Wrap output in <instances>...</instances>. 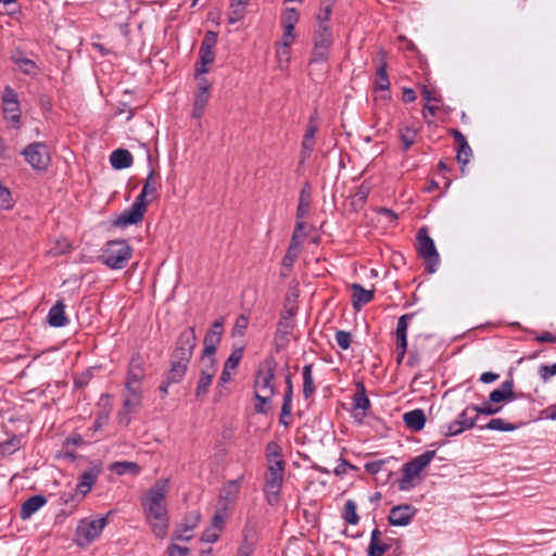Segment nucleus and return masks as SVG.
I'll use <instances>...</instances> for the list:
<instances>
[{
    "instance_id": "f257e3e1",
    "label": "nucleus",
    "mask_w": 556,
    "mask_h": 556,
    "mask_svg": "<svg viewBox=\"0 0 556 556\" xmlns=\"http://www.w3.org/2000/svg\"><path fill=\"white\" fill-rule=\"evenodd\" d=\"M169 491V480L161 478L149 488L141 498L144 517L153 533L163 539L168 531V511L166 495Z\"/></svg>"
},
{
    "instance_id": "f03ea898",
    "label": "nucleus",
    "mask_w": 556,
    "mask_h": 556,
    "mask_svg": "<svg viewBox=\"0 0 556 556\" xmlns=\"http://www.w3.org/2000/svg\"><path fill=\"white\" fill-rule=\"evenodd\" d=\"M276 369L277 362L273 356L264 358L256 369L253 387L256 401L254 410L257 414H267L265 406L271 402L276 393Z\"/></svg>"
},
{
    "instance_id": "7ed1b4c3",
    "label": "nucleus",
    "mask_w": 556,
    "mask_h": 556,
    "mask_svg": "<svg viewBox=\"0 0 556 556\" xmlns=\"http://www.w3.org/2000/svg\"><path fill=\"white\" fill-rule=\"evenodd\" d=\"M132 256V248L126 240L108 241L99 260L111 269H123Z\"/></svg>"
},
{
    "instance_id": "20e7f679",
    "label": "nucleus",
    "mask_w": 556,
    "mask_h": 556,
    "mask_svg": "<svg viewBox=\"0 0 556 556\" xmlns=\"http://www.w3.org/2000/svg\"><path fill=\"white\" fill-rule=\"evenodd\" d=\"M435 456V451L428 450L422 454L405 463L402 468V478L399 480V489L408 491L414 486L413 480L419 477L420 472L428 467Z\"/></svg>"
},
{
    "instance_id": "39448f33",
    "label": "nucleus",
    "mask_w": 556,
    "mask_h": 556,
    "mask_svg": "<svg viewBox=\"0 0 556 556\" xmlns=\"http://www.w3.org/2000/svg\"><path fill=\"white\" fill-rule=\"evenodd\" d=\"M286 463L283 459H276L268 465L265 475L264 493L269 505L274 506L279 501V493L283 482Z\"/></svg>"
},
{
    "instance_id": "423d86ee",
    "label": "nucleus",
    "mask_w": 556,
    "mask_h": 556,
    "mask_svg": "<svg viewBox=\"0 0 556 556\" xmlns=\"http://www.w3.org/2000/svg\"><path fill=\"white\" fill-rule=\"evenodd\" d=\"M110 514L111 511H109L105 516L93 520H89L87 518L81 519L75 530V543L80 547L90 545L96 539L100 536L103 529L106 527L109 522L108 517Z\"/></svg>"
},
{
    "instance_id": "0eeeda50",
    "label": "nucleus",
    "mask_w": 556,
    "mask_h": 556,
    "mask_svg": "<svg viewBox=\"0 0 556 556\" xmlns=\"http://www.w3.org/2000/svg\"><path fill=\"white\" fill-rule=\"evenodd\" d=\"M416 250L418 256L425 262V269L428 274L437 271L440 264V255L437 251L432 238L428 235V230L421 227L416 235Z\"/></svg>"
},
{
    "instance_id": "6e6552de",
    "label": "nucleus",
    "mask_w": 556,
    "mask_h": 556,
    "mask_svg": "<svg viewBox=\"0 0 556 556\" xmlns=\"http://www.w3.org/2000/svg\"><path fill=\"white\" fill-rule=\"evenodd\" d=\"M313 50L311 63L326 62L330 55L333 43L331 26H316L313 35Z\"/></svg>"
},
{
    "instance_id": "1a4fd4ad",
    "label": "nucleus",
    "mask_w": 556,
    "mask_h": 556,
    "mask_svg": "<svg viewBox=\"0 0 556 556\" xmlns=\"http://www.w3.org/2000/svg\"><path fill=\"white\" fill-rule=\"evenodd\" d=\"M197 334L193 327H187L177 338L172 356L174 359L191 361L197 346Z\"/></svg>"
},
{
    "instance_id": "9d476101",
    "label": "nucleus",
    "mask_w": 556,
    "mask_h": 556,
    "mask_svg": "<svg viewBox=\"0 0 556 556\" xmlns=\"http://www.w3.org/2000/svg\"><path fill=\"white\" fill-rule=\"evenodd\" d=\"M25 161L37 170L47 169L50 163V154L43 142L29 143L22 152Z\"/></svg>"
},
{
    "instance_id": "9b49d317",
    "label": "nucleus",
    "mask_w": 556,
    "mask_h": 556,
    "mask_svg": "<svg viewBox=\"0 0 556 556\" xmlns=\"http://www.w3.org/2000/svg\"><path fill=\"white\" fill-rule=\"evenodd\" d=\"M2 102L5 118L14 128L18 129L21 127L20 101L16 91L12 87L7 86L4 88Z\"/></svg>"
},
{
    "instance_id": "f8f14e48",
    "label": "nucleus",
    "mask_w": 556,
    "mask_h": 556,
    "mask_svg": "<svg viewBox=\"0 0 556 556\" xmlns=\"http://www.w3.org/2000/svg\"><path fill=\"white\" fill-rule=\"evenodd\" d=\"M148 203L149 201H143L141 198L136 197L130 207L125 210L117 217L114 225L118 227H126L140 223L147 212Z\"/></svg>"
},
{
    "instance_id": "ddd939ff",
    "label": "nucleus",
    "mask_w": 556,
    "mask_h": 556,
    "mask_svg": "<svg viewBox=\"0 0 556 556\" xmlns=\"http://www.w3.org/2000/svg\"><path fill=\"white\" fill-rule=\"evenodd\" d=\"M318 124L315 116H309L301 143L300 164H303L313 153L316 143Z\"/></svg>"
},
{
    "instance_id": "4468645a",
    "label": "nucleus",
    "mask_w": 556,
    "mask_h": 556,
    "mask_svg": "<svg viewBox=\"0 0 556 556\" xmlns=\"http://www.w3.org/2000/svg\"><path fill=\"white\" fill-rule=\"evenodd\" d=\"M224 331V319H217L213 323L211 328L207 330L203 344L204 349L202 354L204 356L215 355L218 344L220 343Z\"/></svg>"
},
{
    "instance_id": "2eb2a0df",
    "label": "nucleus",
    "mask_w": 556,
    "mask_h": 556,
    "mask_svg": "<svg viewBox=\"0 0 556 556\" xmlns=\"http://www.w3.org/2000/svg\"><path fill=\"white\" fill-rule=\"evenodd\" d=\"M201 515L199 511L193 510L185 515L182 522L177 526L173 539L179 541H189L192 538L190 533L199 523Z\"/></svg>"
},
{
    "instance_id": "dca6fc26",
    "label": "nucleus",
    "mask_w": 556,
    "mask_h": 556,
    "mask_svg": "<svg viewBox=\"0 0 556 556\" xmlns=\"http://www.w3.org/2000/svg\"><path fill=\"white\" fill-rule=\"evenodd\" d=\"M416 508L412 505H399L390 509L388 520L392 526H407L414 518Z\"/></svg>"
},
{
    "instance_id": "f3484780",
    "label": "nucleus",
    "mask_w": 556,
    "mask_h": 556,
    "mask_svg": "<svg viewBox=\"0 0 556 556\" xmlns=\"http://www.w3.org/2000/svg\"><path fill=\"white\" fill-rule=\"evenodd\" d=\"M101 471L102 468L100 464H93L90 468L85 470L78 478L76 484L77 491L86 496L92 490Z\"/></svg>"
},
{
    "instance_id": "a211bd4d",
    "label": "nucleus",
    "mask_w": 556,
    "mask_h": 556,
    "mask_svg": "<svg viewBox=\"0 0 556 556\" xmlns=\"http://www.w3.org/2000/svg\"><path fill=\"white\" fill-rule=\"evenodd\" d=\"M240 480L241 478L230 480L223 486L218 496L217 506L225 505L227 510H229L230 506H232L238 498L240 492Z\"/></svg>"
},
{
    "instance_id": "6ab92c4d",
    "label": "nucleus",
    "mask_w": 556,
    "mask_h": 556,
    "mask_svg": "<svg viewBox=\"0 0 556 556\" xmlns=\"http://www.w3.org/2000/svg\"><path fill=\"white\" fill-rule=\"evenodd\" d=\"M147 357L137 352L131 355L127 377L134 381H143L146 378Z\"/></svg>"
},
{
    "instance_id": "aec40b11",
    "label": "nucleus",
    "mask_w": 556,
    "mask_h": 556,
    "mask_svg": "<svg viewBox=\"0 0 556 556\" xmlns=\"http://www.w3.org/2000/svg\"><path fill=\"white\" fill-rule=\"evenodd\" d=\"M517 399V395L514 392V380L508 379L505 380L498 389L493 390L489 395V401L491 403H500L514 401Z\"/></svg>"
},
{
    "instance_id": "412c9836",
    "label": "nucleus",
    "mask_w": 556,
    "mask_h": 556,
    "mask_svg": "<svg viewBox=\"0 0 556 556\" xmlns=\"http://www.w3.org/2000/svg\"><path fill=\"white\" fill-rule=\"evenodd\" d=\"M377 58L379 59V65L376 72L375 89L380 91H389L390 79L387 73L388 63L386 61V52L379 51Z\"/></svg>"
},
{
    "instance_id": "4be33fe9",
    "label": "nucleus",
    "mask_w": 556,
    "mask_h": 556,
    "mask_svg": "<svg viewBox=\"0 0 556 556\" xmlns=\"http://www.w3.org/2000/svg\"><path fill=\"white\" fill-rule=\"evenodd\" d=\"M47 503V498L43 495H34L27 498L21 506L20 517L23 520L29 519L35 513H37Z\"/></svg>"
},
{
    "instance_id": "5701e85b",
    "label": "nucleus",
    "mask_w": 556,
    "mask_h": 556,
    "mask_svg": "<svg viewBox=\"0 0 556 556\" xmlns=\"http://www.w3.org/2000/svg\"><path fill=\"white\" fill-rule=\"evenodd\" d=\"M159 187L160 184L155 177V170L151 169L146 178L141 192L137 197L141 198L143 201L151 202L159 197Z\"/></svg>"
},
{
    "instance_id": "b1692460",
    "label": "nucleus",
    "mask_w": 556,
    "mask_h": 556,
    "mask_svg": "<svg viewBox=\"0 0 556 556\" xmlns=\"http://www.w3.org/2000/svg\"><path fill=\"white\" fill-rule=\"evenodd\" d=\"M352 290V305L355 309L361 307L374 300V290H367L359 283H353Z\"/></svg>"
},
{
    "instance_id": "393cba45",
    "label": "nucleus",
    "mask_w": 556,
    "mask_h": 556,
    "mask_svg": "<svg viewBox=\"0 0 556 556\" xmlns=\"http://www.w3.org/2000/svg\"><path fill=\"white\" fill-rule=\"evenodd\" d=\"M189 364L190 361L174 359V357H170V367L164 374L166 376V379H168L169 382L176 383L182 381L188 370Z\"/></svg>"
},
{
    "instance_id": "a878e982",
    "label": "nucleus",
    "mask_w": 556,
    "mask_h": 556,
    "mask_svg": "<svg viewBox=\"0 0 556 556\" xmlns=\"http://www.w3.org/2000/svg\"><path fill=\"white\" fill-rule=\"evenodd\" d=\"M110 162L114 169H124L132 165L134 157L128 150L116 149L111 153Z\"/></svg>"
},
{
    "instance_id": "bb28decb",
    "label": "nucleus",
    "mask_w": 556,
    "mask_h": 556,
    "mask_svg": "<svg viewBox=\"0 0 556 556\" xmlns=\"http://www.w3.org/2000/svg\"><path fill=\"white\" fill-rule=\"evenodd\" d=\"M406 427L413 431H420L426 424V415L422 409L417 408L403 415Z\"/></svg>"
},
{
    "instance_id": "cd10ccee",
    "label": "nucleus",
    "mask_w": 556,
    "mask_h": 556,
    "mask_svg": "<svg viewBox=\"0 0 556 556\" xmlns=\"http://www.w3.org/2000/svg\"><path fill=\"white\" fill-rule=\"evenodd\" d=\"M65 305L62 301H58L48 313V321L52 327H64L68 324V319L65 316Z\"/></svg>"
},
{
    "instance_id": "c85d7f7f",
    "label": "nucleus",
    "mask_w": 556,
    "mask_h": 556,
    "mask_svg": "<svg viewBox=\"0 0 556 556\" xmlns=\"http://www.w3.org/2000/svg\"><path fill=\"white\" fill-rule=\"evenodd\" d=\"M381 534L378 528L371 531L368 556H382L389 549L390 545L382 542Z\"/></svg>"
},
{
    "instance_id": "c756f323",
    "label": "nucleus",
    "mask_w": 556,
    "mask_h": 556,
    "mask_svg": "<svg viewBox=\"0 0 556 556\" xmlns=\"http://www.w3.org/2000/svg\"><path fill=\"white\" fill-rule=\"evenodd\" d=\"M301 243L302 242L299 240V236L293 233L287 253L281 261V265L283 267L291 268L293 266L294 262L298 258V253Z\"/></svg>"
},
{
    "instance_id": "7c9ffc66",
    "label": "nucleus",
    "mask_w": 556,
    "mask_h": 556,
    "mask_svg": "<svg viewBox=\"0 0 556 556\" xmlns=\"http://www.w3.org/2000/svg\"><path fill=\"white\" fill-rule=\"evenodd\" d=\"M214 50H199V60L195 63L197 76H201L208 73V65H211L214 62Z\"/></svg>"
},
{
    "instance_id": "2f4dec72",
    "label": "nucleus",
    "mask_w": 556,
    "mask_h": 556,
    "mask_svg": "<svg viewBox=\"0 0 556 556\" xmlns=\"http://www.w3.org/2000/svg\"><path fill=\"white\" fill-rule=\"evenodd\" d=\"M334 1L336 0H320L319 10L316 14V26H330L329 21Z\"/></svg>"
},
{
    "instance_id": "473e14b6",
    "label": "nucleus",
    "mask_w": 556,
    "mask_h": 556,
    "mask_svg": "<svg viewBox=\"0 0 556 556\" xmlns=\"http://www.w3.org/2000/svg\"><path fill=\"white\" fill-rule=\"evenodd\" d=\"M141 397L136 396H127L125 395L124 402H123V408L118 413L119 421L125 420L126 425L129 422L128 415L137 410L141 406Z\"/></svg>"
},
{
    "instance_id": "72a5a7b5",
    "label": "nucleus",
    "mask_w": 556,
    "mask_h": 556,
    "mask_svg": "<svg viewBox=\"0 0 556 556\" xmlns=\"http://www.w3.org/2000/svg\"><path fill=\"white\" fill-rule=\"evenodd\" d=\"M303 376V395L309 399L315 393V383L313 379V364H306L302 369Z\"/></svg>"
},
{
    "instance_id": "f704fd0d",
    "label": "nucleus",
    "mask_w": 556,
    "mask_h": 556,
    "mask_svg": "<svg viewBox=\"0 0 556 556\" xmlns=\"http://www.w3.org/2000/svg\"><path fill=\"white\" fill-rule=\"evenodd\" d=\"M286 391L282 403V415H291L292 412V396H293V384L291 374H287L285 377Z\"/></svg>"
},
{
    "instance_id": "c9c22d12",
    "label": "nucleus",
    "mask_w": 556,
    "mask_h": 556,
    "mask_svg": "<svg viewBox=\"0 0 556 556\" xmlns=\"http://www.w3.org/2000/svg\"><path fill=\"white\" fill-rule=\"evenodd\" d=\"M311 207V192L308 189L303 188L300 192L299 203L296 207V218L303 219L309 212Z\"/></svg>"
},
{
    "instance_id": "e433bc0d",
    "label": "nucleus",
    "mask_w": 556,
    "mask_h": 556,
    "mask_svg": "<svg viewBox=\"0 0 556 556\" xmlns=\"http://www.w3.org/2000/svg\"><path fill=\"white\" fill-rule=\"evenodd\" d=\"M414 316H415V314L412 313V314L402 315L399 318L397 325H396V330H395L396 342H403V344L405 342H407V329H408L409 321L413 319Z\"/></svg>"
},
{
    "instance_id": "4c0bfd02",
    "label": "nucleus",
    "mask_w": 556,
    "mask_h": 556,
    "mask_svg": "<svg viewBox=\"0 0 556 556\" xmlns=\"http://www.w3.org/2000/svg\"><path fill=\"white\" fill-rule=\"evenodd\" d=\"M210 100V92L198 91L195 94L192 116L194 118H200L205 112V108Z\"/></svg>"
},
{
    "instance_id": "58836bf2",
    "label": "nucleus",
    "mask_w": 556,
    "mask_h": 556,
    "mask_svg": "<svg viewBox=\"0 0 556 556\" xmlns=\"http://www.w3.org/2000/svg\"><path fill=\"white\" fill-rule=\"evenodd\" d=\"M458 425L463 428V430H468L475 427L477 415L472 413V405L466 407L456 418Z\"/></svg>"
},
{
    "instance_id": "ea45409f",
    "label": "nucleus",
    "mask_w": 556,
    "mask_h": 556,
    "mask_svg": "<svg viewBox=\"0 0 556 556\" xmlns=\"http://www.w3.org/2000/svg\"><path fill=\"white\" fill-rule=\"evenodd\" d=\"M357 505L353 500H348L343 507L342 518L349 525L355 526L359 521V517L357 515Z\"/></svg>"
},
{
    "instance_id": "a19ab883",
    "label": "nucleus",
    "mask_w": 556,
    "mask_h": 556,
    "mask_svg": "<svg viewBox=\"0 0 556 556\" xmlns=\"http://www.w3.org/2000/svg\"><path fill=\"white\" fill-rule=\"evenodd\" d=\"M247 4L237 2H230V11L228 15V22L230 24H236L243 20L247 14Z\"/></svg>"
},
{
    "instance_id": "79ce46f5",
    "label": "nucleus",
    "mask_w": 556,
    "mask_h": 556,
    "mask_svg": "<svg viewBox=\"0 0 556 556\" xmlns=\"http://www.w3.org/2000/svg\"><path fill=\"white\" fill-rule=\"evenodd\" d=\"M354 408L366 410L370 406V401L366 395V390L363 383L357 384V392L353 396Z\"/></svg>"
},
{
    "instance_id": "37998d69",
    "label": "nucleus",
    "mask_w": 556,
    "mask_h": 556,
    "mask_svg": "<svg viewBox=\"0 0 556 556\" xmlns=\"http://www.w3.org/2000/svg\"><path fill=\"white\" fill-rule=\"evenodd\" d=\"M228 516L229 510H227V507L225 505L217 506V509L211 520V527L222 532Z\"/></svg>"
},
{
    "instance_id": "c03bdc74",
    "label": "nucleus",
    "mask_w": 556,
    "mask_h": 556,
    "mask_svg": "<svg viewBox=\"0 0 556 556\" xmlns=\"http://www.w3.org/2000/svg\"><path fill=\"white\" fill-rule=\"evenodd\" d=\"M250 317L248 314H240L231 329V337H243L249 327Z\"/></svg>"
},
{
    "instance_id": "a18cd8bd",
    "label": "nucleus",
    "mask_w": 556,
    "mask_h": 556,
    "mask_svg": "<svg viewBox=\"0 0 556 556\" xmlns=\"http://www.w3.org/2000/svg\"><path fill=\"white\" fill-rule=\"evenodd\" d=\"M13 62L18 65L20 70L26 75H35L37 65L36 63L27 58H12Z\"/></svg>"
},
{
    "instance_id": "49530a36",
    "label": "nucleus",
    "mask_w": 556,
    "mask_h": 556,
    "mask_svg": "<svg viewBox=\"0 0 556 556\" xmlns=\"http://www.w3.org/2000/svg\"><path fill=\"white\" fill-rule=\"evenodd\" d=\"M84 497L85 496L77 491V488H75V490H72L71 492H63L60 495V502L61 504H72L73 507H76L84 500Z\"/></svg>"
},
{
    "instance_id": "de8ad7c7",
    "label": "nucleus",
    "mask_w": 556,
    "mask_h": 556,
    "mask_svg": "<svg viewBox=\"0 0 556 556\" xmlns=\"http://www.w3.org/2000/svg\"><path fill=\"white\" fill-rule=\"evenodd\" d=\"M485 428L489 430H496V431H514L517 429V426L514 424L507 422L502 418H494V419H491L486 424Z\"/></svg>"
},
{
    "instance_id": "09e8293b",
    "label": "nucleus",
    "mask_w": 556,
    "mask_h": 556,
    "mask_svg": "<svg viewBox=\"0 0 556 556\" xmlns=\"http://www.w3.org/2000/svg\"><path fill=\"white\" fill-rule=\"evenodd\" d=\"M417 136V132L413 128H402L400 129V139L403 144V151H407L415 142V138Z\"/></svg>"
},
{
    "instance_id": "8fccbe9b",
    "label": "nucleus",
    "mask_w": 556,
    "mask_h": 556,
    "mask_svg": "<svg viewBox=\"0 0 556 556\" xmlns=\"http://www.w3.org/2000/svg\"><path fill=\"white\" fill-rule=\"evenodd\" d=\"M471 155L472 150L467 141L458 146L456 159L457 162L462 164V167L469 163ZM462 170H464V168H462Z\"/></svg>"
},
{
    "instance_id": "3c124183",
    "label": "nucleus",
    "mask_w": 556,
    "mask_h": 556,
    "mask_svg": "<svg viewBox=\"0 0 556 556\" xmlns=\"http://www.w3.org/2000/svg\"><path fill=\"white\" fill-rule=\"evenodd\" d=\"M502 409L501 406H496L494 403H491L490 401H486L482 403V405H472V413L482 414L486 416L495 415Z\"/></svg>"
},
{
    "instance_id": "603ef678",
    "label": "nucleus",
    "mask_w": 556,
    "mask_h": 556,
    "mask_svg": "<svg viewBox=\"0 0 556 556\" xmlns=\"http://www.w3.org/2000/svg\"><path fill=\"white\" fill-rule=\"evenodd\" d=\"M243 356V346L235 348L231 354L226 359L224 367L226 369L235 370Z\"/></svg>"
},
{
    "instance_id": "864d4df0",
    "label": "nucleus",
    "mask_w": 556,
    "mask_h": 556,
    "mask_svg": "<svg viewBox=\"0 0 556 556\" xmlns=\"http://www.w3.org/2000/svg\"><path fill=\"white\" fill-rule=\"evenodd\" d=\"M213 377H210V375L200 374V378L198 381V386L195 389V397L202 399L208 391L211 384H212Z\"/></svg>"
},
{
    "instance_id": "5fc2aeb1",
    "label": "nucleus",
    "mask_w": 556,
    "mask_h": 556,
    "mask_svg": "<svg viewBox=\"0 0 556 556\" xmlns=\"http://www.w3.org/2000/svg\"><path fill=\"white\" fill-rule=\"evenodd\" d=\"M266 459L268 462V465L273 464L276 459H282L281 458V447L279 444L275 441H270L266 444Z\"/></svg>"
},
{
    "instance_id": "6e6d98bb",
    "label": "nucleus",
    "mask_w": 556,
    "mask_h": 556,
    "mask_svg": "<svg viewBox=\"0 0 556 556\" xmlns=\"http://www.w3.org/2000/svg\"><path fill=\"white\" fill-rule=\"evenodd\" d=\"M111 468L119 476L125 475L127 471H139V466L132 462H116Z\"/></svg>"
},
{
    "instance_id": "4d7b16f0",
    "label": "nucleus",
    "mask_w": 556,
    "mask_h": 556,
    "mask_svg": "<svg viewBox=\"0 0 556 556\" xmlns=\"http://www.w3.org/2000/svg\"><path fill=\"white\" fill-rule=\"evenodd\" d=\"M141 381H134L130 378L126 377L125 381V390L127 391V396H136L142 399V389Z\"/></svg>"
},
{
    "instance_id": "13d9d810",
    "label": "nucleus",
    "mask_w": 556,
    "mask_h": 556,
    "mask_svg": "<svg viewBox=\"0 0 556 556\" xmlns=\"http://www.w3.org/2000/svg\"><path fill=\"white\" fill-rule=\"evenodd\" d=\"M242 534H243V540H242L241 543H248V544L255 545L256 529H255V525L254 523H252L251 521H248L244 525Z\"/></svg>"
},
{
    "instance_id": "bf43d9fd",
    "label": "nucleus",
    "mask_w": 556,
    "mask_h": 556,
    "mask_svg": "<svg viewBox=\"0 0 556 556\" xmlns=\"http://www.w3.org/2000/svg\"><path fill=\"white\" fill-rule=\"evenodd\" d=\"M201 359L203 362V368L201 369L200 374H202V375L207 374V375H210V377L214 378V376L216 374L214 355L204 356V354H202Z\"/></svg>"
},
{
    "instance_id": "052dcab7",
    "label": "nucleus",
    "mask_w": 556,
    "mask_h": 556,
    "mask_svg": "<svg viewBox=\"0 0 556 556\" xmlns=\"http://www.w3.org/2000/svg\"><path fill=\"white\" fill-rule=\"evenodd\" d=\"M282 26L295 27L299 22V13L295 9H287L281 17Z\"/></svg>"
},
{
    "instance_id": "680f3d73",
    "label": "nucleus",
    "mask_w": 556,
    "mask_h": 556,
    "mask_svg": "<svg viewBox=\"0 0 556 556\" xmlns=\"http://www.w3.org/2000/svg\"><path fill=\"white\" fill-rule=\"evenodd\" d=\"M13 206V200L11 191L0 185V208L10 210Z\"/></svg>"
},
{
    "instance_id": "e2e57ef3",
    "label": "nucleus",
    "mask_w": 556,
    "mask_h": 556,
    "mask_svg": "<svg viewBox=\"0 0 556 556\" xmlns=\"http://www.w3.org/2000/svg\"><path fill=\"white\" fill-rule=\"evenodd\" d=\"M336 341H337V344L342 350H348L351 346L352 334L349 331L338 330L336 332Z\"/></svg>"
},
{
    "instance_id": "0e129e2a",
    "label": "nucleus",
    "mask_w": 556,
    "mask_h": 556,
    "mask_svg": "<svg viewBox=\"0 0 556 556\" xmlns=\"http://www.w3.org/2000/svg\"><path fill=\"white\" fill-rule=\"evenodd\" d=\"M216 42H217V33H215L213 30H208V31H206V34L201 42L200 50H207V49L214 50Z\"/></svg>"
},
{
    "instance_id": "69168bd1",
    "label": "nucleus",
    "mask_w": 556,
    "mask_h": 556,
    "mask_svg": "<svg viewBox=\"0 0 556 556\" xmlns=\"http://www.w3.org/2000/svg\"><path fill=\"white\" fill-rule=\"evenodd\" d=\"M294 28L295 27H289L283 26V35H282V46H283V52L288 54V48L293 42L295 35H294Z\"/></svg>"
},
{
    "instance_id": "338daca9",
    "label": "nucleus",
    "mask_w": 556,
    "mask_h": 556,
    "mask_svg": "<svg viewBox=\"0 0 556 556\" xmlns=\"http://www.w3.org/2000/svg\"><path fill=\"white\" fill-rule=\"evenodd\" d=\"M556 375V363L553 365H541L539 367V376L544 381L547 382L551 377Z\"/></svg>"
},
{
    "instance_id": "774afa93",
    "label": "nucleus",
    "mask_w": 556,
    "mask_h": 556,
    "mask_svg": "<svg viewBox=\"0 0 556 556\" xmlns=\"http://www.w3.org/2000/svg\"><path fill=\"white\" fill-rule=\"evenodd\" d=\"M9 447H12V452L17 451L21 447V439L14 434L9 440L0 442V450L8 452Z\"/></svg>"
}]
</instances>
